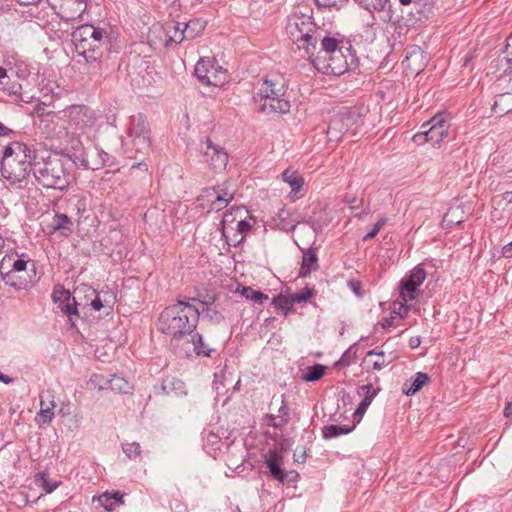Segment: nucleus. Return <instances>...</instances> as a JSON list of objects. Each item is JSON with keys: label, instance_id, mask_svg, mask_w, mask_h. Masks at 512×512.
<instances>
[{"label": "nucleus", "instance_id": "obj_10", "mask_svg": "<svg viewBox=\"0 0 512 512\" xmlns=\"http://www.w3.org/2000/svg\"><path fill=\"white\" fill-rule=\"evenodd\" d=\"M198 80L206 85L218 86L225 81L222 67L216 65L214 59L209 57L201 58L194 69Z\"/></svg>", "mask_w": 512, "mask_h": 512}, {"label": "nucleus", "instance_id": "obj_3", "mask_svg": "<svg viewBox=\"0 0 512 512\" xmlns=\"http://www.w3.org/2000/svg\"><path fill=\"white\" fill-rule=\"evenodd\" d=\"M72 41L78 55L88 64L99 63L110 44L107 31L90 24L78 27L72 33Z\"/></svg>", "mask_w": 512, "mask_h": 512}, {"label": "nucleus", "instance_id": "obj_15", "mask_svg": "<svg viewBox=\"0 0 512 512\" xmlns=\"http://www.w3.org/2000/svg\"><path fill=\"white\" fill-rule=\"evenodd\" d=\"M265 463L267 468L269 469L273 478L278 480L281 483H284L287 480V477L290 474H294V477H297L298 474L295 472L285 473L282 469L283 465V456L281 451L276 449L269 450L265 455Z\"/></svg>", "mask_w": 512, "mask_h": 512}, {"label": "nucleus", "instance_id": "obj_35", "mask_svg": "<svg viewBox=\"0 0 512 512\" xmlns=\"http://www.w3.org/2000/svg\"><path fill=\"white\" fill-rule=\"evenodd\" d=\"M362 9L368 11L371 15L375 12H381L385 9L388 0H354Z\"/></svg>", "mask_w": 512, "mask_h": 512}, {"label": "nucleus", "instance_id": "obj_1", "mask_svg": "<svg viewBox=\"0 0 512 512\" xmlns=\"http://www.w3.org/2000/svg\"><path fill=\"white\" fill-rule=\"evenodd\" d=\"M190 301H196V299H179L176 303L166 307L158 317V330L176 341L195 332L200 312Z\"/></svg>", "mask_w": 512, "mask_h": 512}, {"label": "nucleus", "instance_id": "obj_13", "mask_svg": "<svg viewBox=\"0 0 512 512\" xmlns=\"http://www.w3.org/2000/svg\"><path fill=\"white\" fill-rule=\"evenodd\" d=\"M312 62L318 71L326 75L340 76L348 69L347 60L342 51H336L335 54L322 59L314 58Z\"/></svg>", "mask_w": 512, "mask_h": 512}, {"label": "nucleus", "instance_id": "obj_55", "mask_svg": "<svg viewBox=\"0 0 512 512\" xmlns=\"http://www.w3.org/2000/svg\"><path fill=\"white\" fill-rule=\"evenodd\" d=\"M351 358V349H348L342 354L340 360L337 362V365L348 366L351 362Z\"/></svg>", "mask_w": 512, "mask_h": 512}, {"label": "nucleus", "instance_id": "obj_32", "mask_svg": "<svg viewBox=\"0 0 512 512\" xmlns=\"http://www.w3.org/2000/svg\"><path fill=\"white\" fill-rule=\"evenodd\" d=\"M282 179L290 185L292 192L295 193L299 192L304 184V180L299 173L290 169H286L282 173Z\"/></svg>", "mask_w": 512, "mask_h": 512}, {"label": "nucleus", "instance_id": "obj_39", "mask_svg": "<svg viewBox=\"0 0 512 512\" xmlns=\"http://www.w3.org/2000/svg\"><path fill=\"white\" fill-rule=\"evenodd\" d=\"M273 304L278 309L282 310L286 315L294 305L290 295L279 294L273 299Z\"/></svg>", "mask_w": 512, "mask_h": 512}, {"label": "nucleus", "instance_id": "obj_59", "mask_svg": "<svg viewBox=\"0 0 512 512\" xmlns=\"http://www.w3.org/2000/svg\"><path fill=\"white\" fill-rule=\"evenodd\" d=\"M110 497H112V501L115 502L116 506L123 504V494H121L119 491L110 494Z\"/></svg>", "mask_w": 512, "mask_h": 512}, {"label": "nucleus", "instance_id": "obj_60", "mask_svg": "<svg viewBox=\"0 0 512 512\" xmlns=\"http://www.w3.org/2000/svg\"><path fill=\"white\" fill-rule=\"evenodd\" d=\"M418 56H422V51L419 47H414L409 55L406 57L407 61H410L412 58H416Z\"/></svg>", "mask_w": 512, "mask_h": 512}, {"label": "nucleus", "instance_id": "obj_63", "mask_svg": "<svg viewBox=\"0 0 512 512\" xmlns=\"http://www.w3.org/2000/svg\"><path fill=\"white\" fill-rule=\"evenodd\" d=\"M306 460V452H302V453H294V461L297 462V463H304Z\"/></svg>", "mask_w": 512, "mask_h": 512}, {"label": "nucleus", "instance_id": "obj_64", "mask_svg": "<svg viewBox=\"0 0 512 512\" xmlns=\"http://www.w3.org/2000/svg\"><path fill=\"white\" fill-rule=\"evenodd\" d=\"M504 416L507 418H512V401L507 403L504 409Z\"/></svg>", "mask_w": 512, "mask_h": 512}, {"label": "nucleus", "instance_id": "obj_38", "mask_svg": "<svg viewBox=\"0 0 512 512\" xmlns=\"http://www.w3.org/2000/svg\"><path fill=\"white\" fill-rule=\"evenodd\" d=\"M35 481L46 493L53 492L59 486L58 481L47 478L45 473H39Z\"/></svg>", "mask_w": 512, "mask_h": 512}, {"label": "nucleus", "instance_id": "obj_57", "mask_svg": "<svg viewBox=\"0 0 512 512\" xmlns=\"http://www.w3.org/2000/svg\"><path fill=\"white\" fill-rule=\"evenodd\" d=\"M348 286L357 296H362L361 283L359 281L351 280L348 282Z\"/></svg>", "mask_w": 512, "mask_h": 512}, {"label": "nucleus", "instance_id": "obj_4", "mask_svg": "<svg viewBox=\"0 0 512 512\" xmlns=\"http://www.w3.org/2000/svg\"><path fill=\"white\" fill-rule=\"evenodd\" d=\"M258 95L260 101L259 111L270 114H286L290 111L291 101L288 93V82L280 74H271L262 83Z\"/></svg>", "mask_w": 512, "mask_h": 512}, {"label": "nucleus", "instance_id": "obj_50", "mask_svg": "<svg viewBox=\"0 0 512 512\" xmlns=\"http://www.w3.org/2000/svg\"><path fill=\"white\" fill-rule=\"evenodd\" d=\"M27 267V261L22 258L13 259L10 262V270L14 272H22L25 271Z\"/></svg>", "mask_w": 512, "mask_h": 512}, {"label": "nucleus", "instance_id": "obj_46", "mask_svg": "<svg viewBox=\"0 0 512 512\" xmlns=\"http://www.w3.org/2000/svg\"><path fill=\"white\" fill-rule=\"evenodd\" d=\"M318 7L324 8H337L339 9L344 5L347 0H314Z\"/></svg>", "mask_w": 512, "mask_h": 512}, {"label": "nucleus", "instance_id": "obj_33", "mask_svg": "<svg viewBox=\"0 0 512 512\" xmlns=\"http://www.w3.org/2000/svg\"><path fill=\"white\" fill-rule=\"evenodd\" d=\"M76 297V294H74V296L70 300H68V302L64 303L61 307H59L60 311L68 317L72 327H75L74 318L79 317V312L77 308L78 303L76 301Z\"/></svg>", "mask_w": 512, "mask_h": 512}, {"label": "nucleus", "instance_id": "obj_36", "mask_svg": "<svg viewBox=\"0 0 512 512\" xmlns=\"http://www.w3.org/2000/svg\"><path fill=\"white\" fill-rule=\"evenodd\" d=\"M132 138L133 148L137 153L148 154L151 150L150 135L136 136Z\"/></svg>", "mask_w": 512, "mask_h": 512}, {"label": "nucleus", "instance_id": "obj_30", "mask_svg": "<svg viewBox=\"0 0 512 512\" xmlns=\"http://www.w3.org/2000/svg\"><path fill=\"white\" fill-rule=\"evenodd\" d=\"M207 196L216 194L219 197L226 198L228 201H232L235 195L234 186L230 181H226L218 186L204 189Z\"/></svg>", "mask_w": 512, "mask_h": 512}, {"label": "nucleus", "instance_id": "obj_6", "mask_svg": "<svg viewBox=\"0 0 512 512\" xmlns=\"http://www.w3.org/2000/svg\"><path fill=\"white\" fill-rule=\"evenodd\" d=\"M318 29L310 16L297 13L288 18L286 25V32L290 39L293 42L303 41L306 44V51L310 56H313L317 50V38H319V35H316L315 31H318Z\"/></svg>", "mask_w": 512, "mask_h": 512}, {"label": "nucleus", "instance_id": "obj_61", "mask_svg": "<svg viewBox=\"0 0 512 512\" xmlns=\"http://www.w3.org/2000/svg\"><path fill=\"white\" fill-rule=\"evenodd\" d=\"M503 256L506 258H512V241L503 247Z\"/></svg>", "mask_w": 512, "mask_h": 512}, {"label": "nucleus", "instance_id": "obj_29", "mask_svg": "<svg viewBox=\"0 0 512 512\" xmlns=\"http://www.w3.org/2000/svg\"><path fill=\"white\" fill-rule=\"evenodd\" d=\"M319 268L318 257L314 250H308L303 255L302 265L299 272L301 277H306L312 271H316Z\"/></svg>", "mask_w": 512, "mask_h": 512}, {"label": "nucleus", "instance_id": "obj_54", "mask_svg": "<svg viewBox=\"0 0 512 512\" xmlns=\"http://www.w3.org/2000/svg\"><path fill=\"white\" fill-rule=\"evenodd\" d=\"M251 224L250 222L246 221V220H241V221H238L237 225H236V231L241 234L242 236H244L250 229H251Z\"/></svg>", "mask_w": 512, "mask_h": 512}, {"label": "nucleus", "instance_id": "obj_31", "mask_svg": "<svg viewBox=\"0 0 512 512\" xmlns=\"http://www.w3.org/2000/svg\"><path fill=\"white\" fill-rule=\"evenodd\" d=\"M355 425L347 426V425H327L322 429V435L325 439L336 438L340 435H345L353 431Z\"/></svg>", "mask_w": 512, "mask_h": 512}, {"label": "nucleus", "instance_id": "obj_17", "mask_svg": "<svg viewBox=\"0 0 512 512\" xmlns=\"http://www.w3.org/2000/svg\"><path fill=\"white\" fill-rule=\"evenodd\" d=\"M183 23L178 21H170L165 23L161 29L165 33L166 39L164 45L168 47L170 44H180L185 41Z\"/></svg>", "mask_w": 512, "mask_h": 512}, {"label": "nucleus", "instance_id": "obj_25", "mask_svg": "<svg viewBox=\"0 0 512 512\" xmlns=\"http://www.w3.org/2000/svg\"><path fill=\"white\" fill-rule=\"evenodd\" d=\"M82 292H88L89 296H94V298L91 299L89 305L95 311H100L102 308H104V309H106V314H108L110 312L111 306L109 304L104 303V302H106V300L103 301L95 289H93L92 287H89L87 285H81V286H78L74 290V294H76V295L82 294Z\"/></svg>", "mask_w": 512, "mask_h": 512}, {"label": "nucleus", "instance_id": "obj_8", "mask_svg": "<svg viewBox=\"0 0 512 512\" xmlns=\"http://www.w3.org/2000/svg\"><path fill=\"white\" fill-rule=\"evenodd\" d=\"M430 125L428 130L416 133L412 140L416 145H423L430 142L433 146L439 145L440 142L448 136L449 124L442 117H434L429 123L423 124L422 128Z\"/></svg>", "mask_w": 512, "mask_h": 512}, {"label": "nucleus", "instance_id": "obj_47", "mask_svg": "<svg viewBox=\"0 0 512 512\" xmlns=\"http://www.w3.org/2000/svg\"><path fill=\"white\" fill-rule=\"evenodd\" d=\"M231 201H228L226 198L219 197L216 195L215 199L212 201L210 208L211 210L220 211L226 208Z\"/></svg>", "mask_w": 512, "mask_h": 512}, {"label": "nucleus", "instance_id": "obj_43", "mask_svg": "<svg viewBox=\"0 0 512 512\" xmlns=\"http://www.w3.org/2000/svg\"><path fill=\"white\" fill-rule=\"evenodd\" d=\"M371 356L377 357L376 360H374L372 363V367L374 370H381L383 367H385L386 365H388L391 362V360L387 361L385 359L384 352H376L375 350H370L366 354V359Z\"/></svg>", "mask_w": 512, "mask_h": 512}, {"label": "nucleus", "instance_id": "obj_19", "mask_svg": "<svg viewBox=\"0 0 512 512\" xmlns=\"http://www.w3.org/2000/svg\"><path fill=\"white\" fill-rule=\"evenodd\" d=\"M96 153L99 157L98 161L91 163L85 155H81L80 163L83 167L91 170H98L103 166L112 167L116 164V158L102 149L96 148Z\"/></svg>", "mask_w": 512, "mask_h": 512}, {"label": "nucleus", "instance_id": "obj_21", "mask_svg": "<svg viewBox=\"0 0 512 512\" xmlns=\"http://www.w3.org/2000/svg\"><path fill=\"white\" fill-rule=\"evenodd\" d=\"M49 227L52 231L58 232L60 236L68 237L73 232V222L66 214H55Z\"/></svg>", "mask_w": 512, "mask_h": 512}, {"label": "nucleus", "instance_id": "obj_51", "mask_svg": "<svg viewBox=\"0 0 512 512\" xmlns=\"http://www.w3.org/2000/svg\"><path fill=\"white\" fill-rule=\"evenodd\" d=\"M308 223L314 230H320L323 226L328 224V218L318 219L316 213H314V215L309 218Z\"/></svg>", "mask_w": 512, "mask_h": 512}, {"label": "nucleus", "instance_id": "obj_27", "mask_svg": "<svg viewBox=\"0 0 512 512\" xmlns=\"http://www.w3.org/2000/svg\"><path fill=\"white\" fill-rule=\"evenodd\" d=\"M361 389L366 390V395L353 414V418L357 422H360V420L362 419L363 415L365 414L367 408L370 406L373 398L377 394L376 390L373 389L371 384L363 385V386H361Z\"/></svg>", "mask_w": 512, "mask_h": 512}, {"label": "nucleus", "instance_id": "obj_44", "mask_svg": "<svg viewBox=\"0 0 512 512\" xmlns=\"http://www.w3.org/2000/svg\"><path fill=\"white\" fill-rule=\"evenodd\" d=\"M313 295V289L305 287L304 289L290 294L293 303H303L308 301Z\"/></svg>", "mask_w": 512, "mask_h": 512}, {"label": "nucleus", "instance_id": "obj_24", "mask_svg": "<svg viewBox=\"0 0 512 512\" xmlns=\"http://www.w3.org/2000/svg\"><path fill=\"white\" fill-rule=\"evenodd\" d=\"M297 222L291 218V213L285 208L279 209L276 216L272 218V226L279 230L290 232L296 228Z\"/></svg>", "mask_w": 512, "mask_h": 512}, {"label": "nucleus", "instance_id": "obj_23", "mask_svg": "<svg viewBox=\"0 0 512 512\" xmlns=\"http://www.w3.org/2000/svg\"><path fill=\"white\" fill-rule=\"evenodd\" d=\"M143 135H150V127L146 117L138 113L131 117L128 136L136 137Z\"/></svg>", "mask_w": 512, "mask_h": 512}, {"label": "nucleus", "instance_id": "obj_49", "mask_svg": "<svg viewBox=\"0 0 512 512\" xmlns=\"http://www.w3.org/2000/svg\"><path fill=\"white\" fill-rule=\"evenodd\" d=\"M386 223V219L385 218H381L377 221V223L373 226V228L371 229L370 232H368L364 237H363V240L366 241V240H369V239H372L374 238L378 232L380 231V229L385 225Z\"/></svg>", "mask_w": 512, "mask_h": 512}, {"label": "nucleus", "instance_id": "obj_14", "mask_svg": "<svg viewBox=\"0 0 512 512\" xmlns=\"http://www.w3.org/2000/svg\"><path fill=\"white\" fill-rule=\"evenodd\" d=\"M58 15L67 21L79 19L87 8V0H47Z\"/></svg>", "mask_w": 512, "mask_h": 512}, {"label": "nucleus", "instance_id": "obj_5", "mask_svg": "<svg viewBox=\"0 0 512 512\" xmlns=\"http://www.w3.org/2000/svg\"><path fill=\"white\" fill-rule=\"evenodd\" d=\"M27 147L12 142L5 147L1 160V175L11 184L20 183L32 172V165L26 154Z\"/></svg>", "mask_w": 512, "mask_h": 512}, {"label": "nucleus", "instance_id": "obj_16", "mask_svg": "<svg viewBox=\"0 0 512 512\" xmlns=\"http://www.w3.org/2000/svg\"><path fill=\"white\" fill-rule=\"evenodd\" d=\"M12 257H4L0 262V276L1 279L5 282V284L15 287L17 289H22L26 286L27 280L21 279V277H17L16 273L13 270H10V262Z\"/></svg>", "mask_w": 512, "mask_h": 512}, {"label": "nucleus", "instance_id": "obj_40", "mask_svg": "<svg viewBox=\"0 0 512 512\" xmlns=\"http://www.w3.org/2000/svg\"><path fill=\"white\" fill-rule=\"evenodd\" d=\"M241 294L246 298L250 299L255 303L263 304L265 300H268V296L261 291L252 289L251 287H244Z\"/></svg>", "mask_w": 512, "mask_h": 512}, {"label": "nucleus", "instance_id": "obj_52", "mask_svg": "<svg viewBox=\"0 0 512 512\" xmlns=\"http://www.w3.org/2000/svg\"><path fill=\"white\" fill-rule=\"evenodd\" d=\"M345 202L350 205V209L355 212V216H360L362 212H357L360 209L362 200L358 201L356 197L349 198L346 196Z\"/></svg>", "mask_w": 512, "mask_h": 512}, {"label": "nucleus", "instance_id": "obj_26", "mask_svg": "<svg viewBox=\"0 0 512 512\" xmlns=\"http://www.w3.org/2000/svg\"><path fill=\"white\" fill-rule=\"evenodd\" d=\"M162 390L166 395H186L185 383L175 377H166L162 382Z\"/></svg>", "mask_w": 512, "mask_h": 512}, {"label": "nucleus", "instance_id": "obj_22", "mask_svg": "<svg viewBox=\"0 0 512 512\" xmlns=\"http://www.w3.org/2000/svg\"><path fill=\"white\" fill-rule=\"evenodd\" d=\"M430 377L424 372H417L413 377L403 384L402 391L407 396H412L429 383Z\"/></svg>", "mask_w": 512, "mask_h": 512}, {"label": "nucleus", "instance_id": "obj_37", "mask_svg": "<svg viewBox=\"0 0 512 512\" xmlns=\"http://www.w3.org/2000/svg\"><path fill=\"white\" fill-rule=\"evenodd\" d=\"M326 367L321 364H315L307 368L303 379L307 382H315L321 379L325 373Z\"/></svg>", "mask_w": 512, "mask_h": 512}, {"label": "nucleus", "instance_id": "obj_56", "mask_svg": "<svg viewBox=\"0 0 512 512\" xmlns=\"http://www.w3.org/2000/svg\"><path fill=\"white\" fill-rule=\"evenodd\" d=\"M507 97V95H501L499 97L498 100L495 101L494 103V106H493V109L496 111V112H499V113H502V114H506L508 112H510V109H504V108H500L498 110V108L500 107V105L502 104V102L505 100V98Z\"/></svg>", "mask_w": 512, "mask_h": 512}, {"label": "nucleus", "instance_id": "obj_2", "mask_svg": "<svg viewBox=\"0 0 512 512\" xmlns=\"http://www.w3.org/2000/svg\"><path fill=\"white\" fill-rule=\"evenodd\" d=\"M72 167L70 159L54 155L33 162L32 173L42 187L64 191L73 181Z\"/></svg>", "mask_w": 512, "mask_h": 512}, {"label": "nucleus", "instance_id": "obj_42", "mask_svg": "<svg viewBox=\"0 0 512 512\" xmlns=\"http://www.w3.org/2000/svg\"><path fill=\"white\" fill-rule=\"evenodd\" d=\"M122 450L130 460H136L142 453L138 442L124 443L122 444Z\"/></svg>", "mask_w": 512, "mask_h": 512}, {"label": "nucleus", "instance_id": "obj_58", "mask_svg": "<svg viewBox=\"0 0 512 512\" xmlns=\"http://www.w3.org/2000/svg\"><path fill=\"white\" fill-rule=\"evenodd\" d=\"M223 235L225 236V238H226V240H227L228 245H232V246H237V245H239L240 243H242V242L244 241V238H245V236H241V238H240V239H236V236H237L236 234H234L235 238H231L230 236H228V235L226 234V232H225V231L223 232Z\"/></svg>", "mask_w": 512, "mask_h": 512}, {"label": "nucleus", "instance_id": "obj_45", "mask_svg": "<svg viewBox=\"0 0 512 512\" xmlns=\"http://www.w3.org/2000/svg\"><path fill=\"white\" fill-rule=\"evenodd\" d=\"M202 312L204 313V316L207 317L213 324H219L224 320L223 315L213 308L207 307L203 309Z\"/></svg>", "mask_w": 512, "mask_h": 512}, {"label": "nucleus", "instance_id": "obj_7", "mask_svg": "<svg viewBox=\"0 0 512 512\" xmlns=\"http://www.w3.org/2000/svg\"><path fill=\"white\" fill-rule=\"evenodd\" d=\"M360 122L359 113L346 108L341 109L330 120L327 128L328 140L337 142L344 134L349 132L355 135Z\"/></svg>", "mask_w": 512, "mask_h": 512}, {"label": "nucleus", "instance_id": "obj_34", "mask_svg": "<svg viewBox=\"0 0 512 512\" xmlns=\"http://www.w3.org/2000/svg\"><path fill=\"white\" fill-rule=\"evenodd\" d=\"M191 339L189 340L193 344V350L198 356H210L212 349L208 348L205 344L202 335L199 333H192L189 335Z\"/></svg>", "mask_w": 512, "mask_h": 512}, {"label": "nucleus", "instance_id": "obj_9", "mask_svg": "<svg viewBox=\"0 0 512 512\" xmlns=\"http://www.w3.org/2000/svg\"><path fill=\"white\" fill-rule=\"evenodd\" d=\"M199 151L203 161L214 171L219 172L225 169L228 162V154L225 149L212 142L209 137L199 144Z\"/></svg>", "mask_w": 512, "mask_h": 512}, {"label": "nucleus", "instance_id": "obj_48", "mask_svg": "<svg viewBox=\"0 0 512 512\" xmlns=\"http://www.w3.org/2000/svg\"><path fill=\"white\" fill-rule=\"evenodd\" d=\"M99 502L107 511H112L116 507L115 502L112 501V497L107 492L99 497Z\"/></svg>", "mask_w": 512, "mask_h": 512}, {"label": "nucleus", "instance_id": "obj_11", "mask_svg": "<svg viewBox=\"0 0 512 512\" xmlns=\"http://www.w3.org/2000/svg\"><path fill=\"white\" fill-rule=\"evenodd\" d=\"M65 117L71 129L82 131L91 127L96 120L94 111L85 105H72L65 110Z\"/></svg>", "mask_w": 512, "mask_h": 512}, {"label": "nucleus", "instance_id": "obj_18", "mask_svg": "<svg viewBox=\"0 0 512 512\" xmlns=\"http://www.w3.org/2000/svg\"><path fill=\"white\" fill-rule=\"evenodd\" d=\"M316 35H319L317 38V44H320L319 50L316 52L315 58L326 57L330 54H335L336 51H341L339 48V42L336 38L325 35V32L321 29L315 31Z\"/></svg>", "mask_w": 512, "mask_h": 512}, {"label": "nucleus", "instance_id": "obj_12", "mask_svg": "<svg viewBox=\"0 0 512 512\" xmlns=\"http://www.w3.org/2000/svg\"><path fill=\"white\" fill-rule=\"evenodd\" d=\"M427 272L423 268L422 264L414 267L410 273L400 281V298L407 302L413 300L416 297L418 288L426 279Z\"/></svg>", "mask_w": 512, "mask_h": 512}, {"label": "nucleus", "instance_id": "obj_20", "mask_svg": "<svg viewBox=\"0 0 512 512\" xmlns=\"http://www.w3.org/2000/svg\"><path fill=\"white\" fill-rule=\"evenodd\" d=\"M56 407L55 401L50 391L40 395V411L37 414L42 420L43 424H49L54 418V408Z\"/></svg>", "mask_w": 512, "mask_h": 512}, {"label": "nucleus", "instance_id": "obj_53", "mask_svg": "<svg viewBox=\"0 0 512 512\" xmlns=\"http://www.w3.org/2000/svg\"><path fill=\"white\" fill-rule=\"evenodd\" d=\"M278 416L282 419V423H288L289 421V408L285 404L284 396L282 395V405L278 410Z\"/></svg>", "mask_w": 512, "mask_h": 512}, {"label": "nucleus", "instance_id": "obj_28", "mask_svg": "<svg viewBox=\"0 0 512 512\" xmlns=\"http://www.w3.org/2000/svg\"><path fill=\"white\" fill-rule=\"evenodd\" d=\"M206 24V21L201 18H194L188 21L187 23H183L185 39L192 40L200 36L202 32L205 30Z\"/></svg>", "mask_w": 512, "mask_h": 512}, {"label": "nucleus", "instance_id": "obj_41", "mask_svg": "<svg viewBox=\"0 0 512 512\" xmlns=\"http://www.w3.org/2000/svg\"><path fill=\"white\" fill-rule=\"evenodd\" d=\"M73 296L69 290L64 289L62 286L55 287L52 293V299L55 303L58 304V308L61 307L64 303L68 302Z\"/></svg>", "mask_w": 512, "mask_h": 512}, {"label": "nucleus", "instance_id": "obj_62", "mask_svg": "<svg viewBox=\"0 0 512 512\" xmlns=\"http://www.w3.org/2000/svg\"><path fill=\"white\" fill-rule=\"evenodd\" d=\"M13 130L6 127L5 125H3L1 122H0V136H9L11 134H13Z\"/></svg>", "mask_w": 512, "mask_h": 512}]
</instances>
